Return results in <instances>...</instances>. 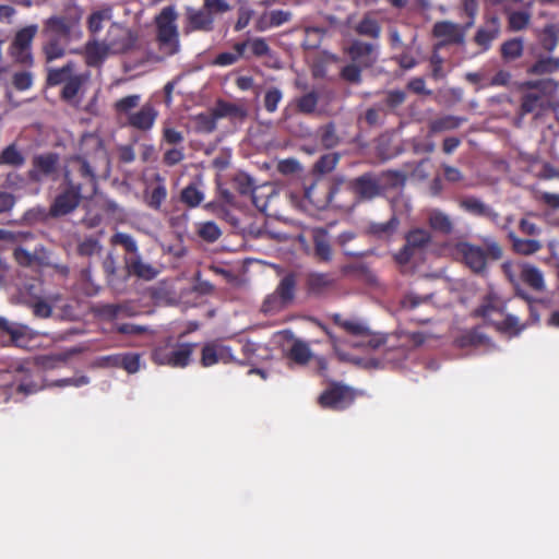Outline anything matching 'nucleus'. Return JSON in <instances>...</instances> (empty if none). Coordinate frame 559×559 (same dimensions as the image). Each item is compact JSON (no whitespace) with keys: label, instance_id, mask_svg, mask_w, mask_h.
Listing matches in <instances>:
<instances>
[{"label":"nucleus","instance_id":"c756f323","mask_svg":"<svg viewBox=\"0 0 559 559\" xmlns=\"http://www.w3.org/2000/svg\"><path fill=\"white\" fill-rule=\"evenodd\" d=\"M44 249L35 250L34 252H29L24 248H17L14 251V258L16 262L22 266H32L35 264H43L45 260Z\"/></svg>","mask_w":559,"mask_h":559},{"label":"nucleus","instance_id":"3c124183","mask_svg":"<svg viewBox=\"0 0 559 559\" xmlns=\"http://www.w3.org/2000/svg\"><path fill=\"white\" fill-rule=\"evenodd\" d=\"M288 304L274 292L273 294L269 295L262 305V311L266 314H273L278 311H281L283 308H285Z\"/></svg>","mask_w":559,"mask_h":559},{"label":"nucleus","instance_id":"9d476101","mask_svg":"<svg viewBox=\"0 0 559 559\" xmlns=\"http://www.w3.org/2000/svg\"><path fill=\"white\" fill-rule=\"evenodd\" d=\"M58 171V156L52 153L43 154L33 158L29 177L35 181L53 178Z\"/></svg>","mask_w":559,"mask_h":559},{"label":"nucleus","instance_id":"0eeeda50","mask_svg":"<svg viewBox=\"0 0 559 559\" xmlns=\"http://www.w3.org/2000/svg\"><path fill=\"white\" fill-rule=\"evenodd\" d=\"M176 20L177 12L174 7L164 8L155 19L157 26V38L160 48L167 55L175 53L179 47Z\"/></svg>","mask_w":559,"mask_h":559},{"label":"nucleus","instance_id":"f704fd0d","mask_svg":"<svg viewBox=\"0 0 559 559\" xmlns=\"http://www.w3.org/2000/svg\"><path fill=\"white\" fill-rule=\"evenodd\" d=\"M318 102L319 96L314 91L306 93L295 100L297 110L305 115L313 114L317 109Z\"/></svg>","mask_w":559,"mask_h":559},{"label":"nucleus","instance_id":"f03ea898","mask_svg":"<svg viewBox=\"0 0 559 559\" xmlns=\"http://www.w3.org/2000/svg\"><path fill=\"white\" fill-rule=\"evenodd\" d=\"M81 17V12H75L68 16L53 15L45 20L43 27L45 41L41 49L47 62L63 58L68 44L82 38Z\"/></svg>","mask_w":559,"mask_h":559},{"label":"nucleus","instance_id":"f257e3e1","mask_svg":"<svg viewBox=\"0 0 559 559\" xmlns=\"http://www.w3.org/2000/svg\"><path fill=\"white\" fill-rule=\"evenodd\" d=\"M333 321L347 335L342 337L326 331L340 360L349 361L367 369L380 368L383 337L372 333L369 326L358 319H344L341 314H334Z\"/></svg>","mask_w":559,"mask_h":559},{"label":"nucleus","instance_id":"052dcab7","mask_svg":"<svg viewBox=\"0 0 559 559\" xmlns=\"http://www.w3.org/2000/svg\"><path fill=\"white\" fill-rule=\"evenodd\" d=\"M332 284L333 278L329 274L313 273L309 276V285L312 289H322L331 286Z\"/></svg>","mask_w":559,"mask_h":559},{"label":"nucleus","instance_id":"1a4fd4ad","mask_svg":"<svg viewBox=\"0 0 559 559\" xmlns=\"http://www.w3.org/2000/svg\"><path fill=\"white\" fill-rule=\"evenodd\" d=\"M38 32V26L32 24L19 29L10 45V55L20 63L29 64L33 61L32 43Z\"/></svg>","mask_w":559,"mask_h":559},{"label":"nucleus","instance_id":"09e8293b","mask_svg":"<svg viewBox=\"0 0 559 559\" xmlns=\"http://www.w3.org/2000/svg\"><path fill=\"white\" fill-rule=\"evenodd\" d=\"M462 122H463L462 118H459L455 116H445V117L435 120L431 124V129L435 132L453 130V129L459 128Z\"/></svg>","mask_w":559,"mask_h":559},{"label":"nucleus","instance_id":"393cba45","mask_svg":"<svg viewBox=\"0 0 559 559\" xmlns=\"http://www.w3.org/2000/svg\"><path fill=\"white\" fill-rule=\"evenodd\" d=\"M12 372L14 374V380L17 383V391L25 394L35 393L38 390V386L31 381V372L29 369L25 366V364L17 362L13 365Z\"/></svg>","mask_w":559,"mask_h":559},{"label":"nucleus","instance_id":"4d7b16f0","mask_svg":"<svg viewBox=\"0 0 559 559\" xmlns=\"http://www.w3.org/2000/svg\"><path fill=\"white\" fill-rule=\"evenodd\" d=\"M283 98V93L277 87H271L264 96V107L266 111L274 112Z\"/></svg>","mask_w":559,"mask_h":559},{"label":"nucleus","instance_id":"5701e85b","mask_svg":"<svg viewBox=\"0 0 559 559\" xmlns=\"http://www.w3.org/2000/svg\"><path fill=\"white\" fill-rule=\"evenodd\" d=\"M0 330L8 333L16 346H24L31 338V330L26 325L11 322L3 317H0Z\"/></svg>","mask_w":559,"mask_h":559},{"label":"nucleus","instance_id":"473e14b6","mask_svg":"<svg viewBox=\"0 0 559 559\" xmlns=\"http://www.w3.org/2000/svg\"><path fill=\"white\" fill-rule=\"evenodd\" d=\"M88 80V73H74L66 83L62 95L66 99H73Z\"/></svg>","mask_w":559,"mask_h":559},{"label":"nucleus","instance_id":"2eb2a0df","mask_svg":"<svg viewBox=\"0 0 559 559\" xmlns=\"http://www.w3.org/2000/svg\"><path fill=\"white\" fill-rule=\"evenodd\" d=\"M431 240L430 233L425 229H415L406 237L404 249L395 255L399 263H406L415 249L423 248Z\"/></svg>","mask_w":559,"mask_h":559},{"label":"nucleus","instance_id":"69168bd1","mask_svg":"<svg viewBox=\"0 0 559 559\" xmlns=\"http://www.w3.org/2000/svg\"><path fill=\"white\" fill-rule=\"evenodd\" d=\"M236 188L241 194L250 193L253 190L252 178L245 174H239L235 177Z\"/></svg>","mask_w":559,"mask_h":559},{"label":"nucleus","instance_id":"72a5a7b5","mask_svg":"<svg viewBox=\"0 0 559 559\" xmlns=\"http://www.w3.org/2000/svg\"><path fill=\"white\" fill-rule=\"evenodd\" d=\"M288 357L299 365H306L311 359L312 353L306 342L297 340L289 348Z\"/></svg>","mask_w":559,"mask_h":559},{"label":"nucleus","instance_id":"7c9ffc66","mask_svg":"<svg viewBox=\"0 0 559 559\" xmlns=\"http://www.w3.org/2000/svg\"><path fill=\"white\" fill-rule=\"evenodd\" d=\"M141 99L142 97L140 94L128 95L118 99L115 103L114 108L119 116H123L128 120L130 116L135 112L133 109L139 107Z\"/></svg>","mask_w":559,"mask_h":559},{"label":"nucleus","instance_id":"cd10ccee","mask_svg":"<svg viewBox=\"0 0 559 559\" xmlns=\"http://www.w3.org/2000/svg\"><path fill=\"white\" fill-rule=\"evenodd\" d=\"M214 115L218 119L228 118L233 121H241L246 118L247 111L239 105L227 102H218L214 107Z\"/></svg>","mask_w":559,"mask_h":559},{"label":"nucleus","instance_id":"a878e982","mask_svg":"<svg viewBox=\"0 0 559 559\" xmlns=\"http://www.w3.org/2000/svg\"><path fill=\"white\" fill-rule=\"evenodd\" d=\"M508 238L511 241L513 251L518 254L531 255L539 251L543 247L539 240L520 238L513 230H509Z\"/></svg>","mask_w":559,"mask_h":559},{"label":"nucleus","instance_id":"6ab92c4d","mask_svg":"<svg viewBox=\"0 0 559 559\" xmlns=\"http://www.w3.org/2000/svg\"><path fill=\"white\" fill-rule=\"evenodd\" d=\"M238 48L242 53V59L262 58L270 55L271 49L264 38L248 37L243 41H239Z\"/></svg>","mask_w":559,"mask_h":559},{"label":"nucleus","instance_id":"dca6fc26","mask_svg":"<svg viewBox=\"0 0 559 559\" xmlns=\"http://www.w3.org/2000/svg\"><path fill=\"white\" fill-rule=\"evenodd\" d=\"M231 360V350L225 345L209 343L202 348L201 362L204 367H210L218 362L227 364Z\"/></svg>","mask_w":559,"mask_h":559},{"label":"nucleus","instance_id":"bf43d9fd","mask_svg":"<svg viewBox=\"0 0 559 559\" xmlns=\"http://www.w3.org/2000/svg\"><path fill=\"white\" fill-rule=\"evenodd\" d=\"M357 32L361 35L378 37L380 35V25L371 17H365L357 26Z\"/></svg>","mask_w":559,"mask_h":559},{"label":"nucleus","instance_id":"ea45409f","mask_svg":"<svg viewBox=\"0 0 559 559\" xmlns=\"http://www.w3.org/2000/svg\"><path fill=\"white\" fill-rule=\"evenodd\" d=\"M98 165L91 163L83 157H74L70 162L72 170L79 171L83 177L88 178L91 181L94 180V170Z\"/></svg>","mask_w":559,"mask_h":559},{"label":"nucleus","instance_id":"39448f33","mask_svg":"<svg viewBox=\"0 0 559 559\" xmlns=\"http://www.w3.org/2000/svg\"><path fill=\"white\" fill-rule=\"evenodd\" d=\"M504 301L493 292H490L477 309V313L498 331L511 336L519 335L525 324L520 323L518 317L504 313Z\"/></svg>","mask_w":559,"mask_h":559},{"label":"nucleus","instance_id":"423d86ee","mask_svg":"<svg viewBox=\"0 0 559 559\" xmlns=\"http://www.w3.org/2000/svg\"><path fill=\"white\" fill-rule=\"evenodd\" d=\"M194 347L195 345L192 343H178L168 338L154 348L152 352V360L162 366L185 368L191 361Z\"/></svg>","mask_w":559,"mask_h":559},{"label":"nucleus","instance_id":"603ef678","mask_svg":"<svg viewBox=\"0 0 559 559\" xmlns=\"http://www.w3.org/2000/svg\"><path fill=\"white\" fill-rule=\"evenodd\" d=\"M340 160L337 153H329L323 155L314 165V168L320 174H326L332 171Z\"/></svg>","mask_w":559,"mask_h":559},{"label":"nucleus","instance_id":"49530a36","mask_svg":"<svg viewBox=\"0 0 559 559\" xmlns=\"http://www.w3.org/2000/svg\"><path fill=\"white\" fill-rule=\"evenodd\" d=\"M24 163L22 154L17 151L15 145L7 146L0 154V164L20 166Z\"/></svg>","mask_w":559,"mask_h":559},{"label":"nucleus","instance_id":"412c9836","mask_svg":"<svg viewBox=\"0 0 559 559\" xmlns=\"http://www.w3.org/2000/svg\"><path fill=\"white\" fill-rule=\"evenodd\" d=\"M348 187L357 197L365 200L374 198L380 191L377 181L370 175L350 181Z\"/></svg>","mask_w":559,"mask_h":559},{"label":"nucleus","instance_id":"e433bc0d","mask_svg":"<svg viewBox=\"0 0 559 559\" xmlns=\"http://www.w3.org/2000/svg\"><path fill=\"white\" fill-rule=\"evenodd\" d=\"M392 209L393 217L386 223V231L395 229L400 222L405 217L406 212L408 211V203L404 199L393 200Z\"/></svg>","mask_w":559,"mask_h":559},{"label":"nucleus","instance_id":"774afa93","mask_svg":"<svg viewBox=\"0 0 559 559\" xmlns=\"http://www.w3.org/2000/svg\"><path fill=\"white\" fill-rule=\"evenodd\" d=\"M166 194L167 193L165 187L158 186L154 188L147 201L148 205L151 207L158 209L162 202L165 200Z\"/></svg>","mask_w":559,"mask_h":559},{"label":"nucleus","instance_id":"5fc2aeb1","mask_svg":"<svg viewBox=\"0 0 559 559\" xmlns=\"http://www.w3.org/2000/svg\"><path fill=\"white\" fill-rule=\"evenodd\" d=\"M460 206L468 213L484 216L488 205L476 198H466L460 202Z\"/></svg>","mask_w":559,"mask_h":559},{"label":"nucleus","instance_id":"b1692460","mask_svg":"<svg viewBox=\"0 0 559 559\" xmlns=\"http://www.w3.org/2000/svg\"><path fill=\"white\" fill-rule=\"evenodd\" d=\"M348 53L352 58V61L361 67L371 66L376 59L373 46L368 43H362V41L354 43L349 47Z\"/></svg>","mask_w":559,"mask_h":559},{"label":"nucleus","instance_id":"338daca9","mask_svg":"<svg viewBox=\"0 0 559 559\" xmlns=\"http://www.w3.org/2000/svg\"><path fill=\"white\" fill-rule=\"evenodd\" d=\"M360 67L359 64L352 63L343 68L342 76L344 80L350 83H357L360 80Z\"/></svg>","mask_w":559,"mask_h":559},{"label":"nucleus","instance_id":"680f3d73","mask_svg":"<svg viewBox=\"0 0 559 559\" xmlns=\"http://www.w3.org/2000/svg\"><path fill=\"white\" fill-rule=\"evenodd\" d=\"M321 143L324 147L331 148L335 146L338 142V138L335 133V129L333 126H325L321 129Z\"/></svg>","mask_w":559,"mask_h":559},{"label":"nucleus","instance_id":"bb28decb","mask_svg":"<svg viewBox=\"0 0 559 559\" xmlns=\"http://www.w3.org/2000/svg\"><path fill=\"white\" fill-rule=\"evenodd\" d=\"M520 275L522 281L535 290H543L545 287L544 275L542 271L528 263L520 265Z\"/></svg>","mask_w":559,"mask_h":559},{"label":"nucleus","instance_id":"c85d7f7f","mask_svg":"<svg viewBox=\"0 0 559 559\" xmlns=\"http://www.w3.org/2000/svg\"><path fill=\"white\" fill-rule=\"evenodd\" d=\"M82 352L81 347H72L66 352L40 357V365L47 369H53L67 362L72 356Z\"/></svg>","mask_w":559,"mask_h":559},{"label":"nucleus","instance_id":"a18cd8bd","mask_svg":"<svg viewBox=\"0 0 559 559\" xmlns=\"http://www.w3.org/2000/svg\"><path fill=\"white\" fill-rule=\"evenodd\" d=\"M242 59V53L236 43L230 51H224L216 56L214 64L221 67L231 66Z\"/></svg>","mask_w":559,"mask_h":559},{"label":"nucleus","instance_id":"13d9d810","mask_svg":"<svg viewBox=\"0 0 559 559\" xmlns=\"http://www.w3.org/2000/svg\"><path fill=\"white\" fill-rule=\"evenodd\" d=\"M121 367L129 373H135L141 369V356L139 354H122Z\"/></svg>","mask_w":559,"mask_h":559},{"label":"nucleus","instance_id":"4be33fe9","mask_svg":"<svg viewBox=\"0 0 559 559\" xmlns=\"http://www.w3.org/2000/svg\"><path fill=\"white\" fill-rule=\"evenodd\" d=\"M427 221L430 228L437 233L449 235L454 230V222L451 216L439 209L428 210Z\"/></svg>","mask_w":559,"mask_h":559},{"label":"nucleus","instance_id":"4c0bfd02","mask_svg":"<svg viewBox=\"0 0 559 559\" xmlns=\"http://www.w3.org/2000/svg\"><path fill=\"white\" fill-rule=\"evenodd\" d=\"M74 74L73 64L67 63L62 68L49 69L47 80L51 85L66 83Z\"/></svg>","mask_w":559,"mask_h":559},{"label":"nucleus","instance_id":"f8f14e48","mask_svg":"<svg viewBox=\"0 0 559 559\" xmlns=\"http://www.w3.org/2000/svg\"><path fill=\"white\" fill-rule=\"evenodd\" d=\"M353 402V394L348 389L342 386H332L324 391L319 403L322 407L332 409H343Z\"/></svg>","mask_w":559,"mask_h":559},{"label":"nucleus","instance_id":"c03bdc74","mask_svg":"<svg viewBox=\"0 0 559 559\" xmlns=\"http://www.w3.org/2000/svg\"><path fill=\"white\" fill-rule=\"evenodd\" d=\"M295 292V280L293 275H286L280 282L275 293L282 298V300L289 304L294 298Z\"/></svg>","mask_w":559,"mask_h":559},{"label":"nucleus","instance_id":"e2e57ef3","mask_svg":"<svg viewBox=\"0 0 559 559\" xmlns=\"http://www.w3.org/2000/svg\"><path fill=\"white\" fill-rule=\"evenodd\" d=\"M33 84V75L28 71L17 72L13 75V85L20 90H28Z\"/></svg>","mask_w":559,"mask_h":559},{"label":"nucleus","instance_id":"2f4dec72","mask_svg":"<svg viewBox=\"0 0 559 559\" xmlns=\"http://www.w3.org/2000/svg\"><path fill=\"white\" fill-rule=\"evenodd\" d=\"M112 17L110 8H103L92 12L87 19V28L92 34L102 31L105 23L109 22Z\"/></svg>","mask_w":559,"mask_h":559},{"label":"nucleus","instance_id":"8fccbe9b","mask_svg":"<svg viewBox=\"0 0 559 559\" xmlns=\"http://www.w3.org/2000/svg\"><path fill=\"white\" fill-rule=\"evenodd\" d=\"M508 20L512 31H521L528 25L531 14L527 11H512L509 13Z\"/></svg>","mask_w":559,"mask_h":559},{"label":"nucleus","instance_id":"864d4df0","mask_svg":"<svg viewBox=\"0 0 559 559\" xmlns=\"http://www.w3.org/2000/svg\"><path fill=\"white\" fill-rule=\"evenodd\" d=\"M314 252L316 255L322 261L328 262L331 260V246L323 235H317L314 237Z\"/></svg>","mask_w":559,"mask_h":559},{"label":"nucleus","instance_id":"6e6d98bb","mask_svg":"<svg viewBox=\"0 0 559 559\" xmlns=\"http://www.w3.org/2000/svg\"><path fill=\"white\" fill-rule=\"evenodd\" d=\"M111 241L116 245L122 246L130 253V255H135L139 253L136 241L128 234L117 233L112 236Z\"/></svg>","mask_w":559,"mask_h":559},{"label":"nucleus","instance_id":"0e129e2a","mask_svg":"<svg viewBox=\"0 0 559 559\" xmlns=\"http://www.w3.org/2000/svg\"><path fill=\"white\" fill-rule=\"evenodd\" d=\"M183 158H185V153H183L182 147L175 146V147L167 150L164 153V162L169 166L179 164Z\"/></svg>","mask_w":559,"mask_h":559},{"label":"nucleus","instance_id":"37998d69","mask_svg":"<svg viewBox=\"0 0 559 559\" xmlns=\"http://www.w3.org/2000/svg\"><path fill=\"white\" fill-rule=\"evenodd\" d=\"M523 40L521 38H514L506 41L501 47V53L507 60H514L521 57L523 52Z\"/></svg>","mask_w":559,"mask_h":559},{"label":"nucleus","instance_id":"ddd939ff","mask_svg":"<svg viewBox=\"0 0 559 559\" xmlns=\"http://www.w3.org/2000/svg\"><path fill=\"white\" fill-rule=\"evenodd\" d=\"M81 189L70 183V188L58 195L50 209L51 215L61 216L72 212L80 202Z\"/></svg>","mask_w":559,"mask_h":559},{"label":"nucleus","instance_id":"aec40b11","mask_svg":"<svg viewBox=\"0 0 559 559\" xmlns=\"http://www.w3.org/2000/svg\"><path fill=\"white\" fill-rule=\"evenodd\" d=\"M124 264L129 274L135 275L145 281L153 280L157 275V270L151 264L144 262L140 253L126 257Z\"/></svg>","mask_w":559,"mask_h":559},{"label":"nucleus","instance_id":"9b49d317","mask_svg":"<svg viewBox=\"0 0 559 559\" xmlns=\"http://www.w3.org/2000/svg\"><path fill=\"white\" fill-rule=\"evenodd\" d=\"M433 35L440 39V45L457 44L462 45L465 41V29L461 25L442 21L433 26Z\"/></svg>","mask_w":559,"mask_h":559},{"label":"nucleus","instance_id":"58836bf2","mask_svg":"<svg viewBox=\"0 0 559 559\" xmlns=\"http://www.w3.org/2000/svg\"><path fill=\"white\" fill-rule=\"evenodd\" d=\"M198 234L203 240L214 242L222 236V230L215 222L209 221L198 225Z\"/></svg>","mask_w":559,"mask_h":559},{"label":"nucleus","instance_id":"c9c22d12","mask_svg":"<svg viewBox=\"0 0 559 559\" xmlns=\"http://www.w3.org/2000/svg\"><path fill=\"white\" fill-rule=\"evenodd\" d=\"M559 69V59L552 57L542 58L530 69L532 74L543 75L554 73Z\"/></svg>","mask_w":559,"mask_h":559},{"label":"nucleus","instance_id":"4468645a","mask_svg":"<svg viewBox=\"0 0 559 559\" xmlns=\"http://www.w3.org/2000/svg\"><path fill=\"white\" fill-rule=\"evenodd\" d=\"M500 28V20L495 15L488 16L485 23L477 29L474 37L475 43L481 47L484 51L488 50L491 43L498 38Z\"/></svg>","mask_w":559,"mask_h":559},{"label":"nucleus","instance_id":"de8ad7c7","mask_svg":"<svg viewBox=\"0 0 559 559\" xmlns=\"http://www.w3.org/2000/svg\"><path fill=\"white\" fill-rule=\"evenodd\" d=\"M103 247L95 238H85L78 246V252L82 257H93L99 254Z\"/></svg>","mask_w":559,"mask_h":559},{"label":"nucleus","instance_id":"f3484780","mask_svg":"<svg viewBox=\"0 0 559 559\" xmlns=\"http://www.w3.org/2000/svg\"><path fill=\"white\" fill-rule=\"evenodd\" d=\"M213 13H217L214 8L204 5L200 9L188 8L187 19L192 29L210 31L213 24Z\"/></svg>","mask_w":559,"mask_h":559},{"label":"nucleus","instance_id":"a211bd4d","mask_svg":"<svg viewBox=\"0 0 559 559\" xmlns=\"http://www.w3.org/2000/svg\"><path fill=\"white\" fill-rule=\"evenodd\" d=\"M158 116L157 110L151 103L144 104L138 111L127 120L128 124L141 131L151 130Z\"/></svg>","mask_w":559,"mask_h":559},{"label":"nucleus","instance_id":"20e7f679","mask_svg":"<svg viewBox=\"0 0 559 559\" xmlns=\"http://www.w3.org/2000/svg\"><path fill=\"white\" fill-rule=\"evenodd\" d=\"M483 241L486 250L466 241L448 246L451 247V253L456 259H461L473 272L481 274L487 269L488 259L499 260L502 258V249L492 237H484Z\"/></svg>","mask_w":559,"mask_h":559},{"label":"nucleus","instance_id":"a19ab883","mask_svg":"<svg viewBox=\"0 0 559 559\" xmlns=\"http://www.w3.org/2000/svg\"><path fill=\"white\" fill-rule=\"evenodd\" d=\"M204 200V193L194 185L187 186L181 191V201L190 207H195Z\"/></svg>","mask_w":559,"mask_h":559},{"label":"nucleus","instance_id":"79ce46f5","mask_svg":"<svg viewBox=\"0 0 559 559\" xmlns=\"http://www.w3.org/2000/svg\"><path fill=\"white\" fill-rule=\"evenodd\" d=\"M217 119L214 115V109L209 114H199L194 117L195 129L199 132L210 133L215 130Z\"/></svg>","mask_w":559,"mask_h":559},{"label":"nucleus","instance_id":"7ed1b4c3","mask_svg":"<svg viewBox=\"0 0 559 559\" xmlns=\"http://www.w3.org/2000/svg\"><path fill=\"white\" fill-rule=\"evenodd\" d=\"M136 39V34L131 28L120 23H111L104 38H94L85 44V62L90 67H99L107 58L130 51Z\"/></svg>","mask_w":559,"mask_h":559},{"label":"nucleus","instance_id":"6e6552de","mask_svg":"<svg viewBox=\"0 0 559 559\" xmlns=\"http://www.w3.org/2000/svg\"><path fill=\"white\" fill-rule=\"evenodd\" d=\"M525 86L535 90L524 95L522 100V111L524 114L534 112L540 115L550 105V95L557 90V84L551 80L527 82Z\"/></svg>","mask_w":559,"mask_h":559}]
</instances>
